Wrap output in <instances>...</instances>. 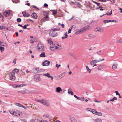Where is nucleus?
<instances>
[{
    "label": "nucleus",
    "mask_w": 122,
    "mask_h": 122,
    "mask_svg": "<svg viewBox=\"0 0 122 122\" xmlns=\"http://www.w3.org/2000/svg\"><path fill=\"white\" fill-rule=\"evenodd\" d=\"M37 101L47 107H49L50 106V101L44 99L38 100Z\"/></svg>",
    "instance_id": "nucleus-1"
},
{
    "label": "nucleus",
    "mask_w": 122,
    "mask_h": 122,
    "mask_svg": "<svg viewBox=\"0 0 122 122\" xmlns=\"http://www.w3.org/2000/svg\"><path fill=\"white\" fill-rule=\"evenodd\" d=\"M37 47L39 51L42 52L44 50V45L41 43H38L37 45Z\"/></svg>",
    "instance_id": "nucleus-2"
},
{
    "label": "nucleus",
    "mask_w": 122,
    "mask_h": 122,
    "mask_svg": "<svg viewBox=\"0 0 122 122\" xmlns=\"http://www.w3.org/2000/svg\"><path fill=\"white\" fill-rule=\"evenodd\" d=\"M59 45L57 44H54L53 43L50 45V48L51 50L52 51L55 49H57L59 48Z\"/></svg>",
    "instance_id": "nucleus-3"
},
{
    "label": "nucleus",
    "mask_w": 122,
    "mask_h": 122,
    "mask_svg": "<svg viewBox=\"0 0 122 122\" xmlns=\"http://www.w3.org/2000/svg\"><path fill=\"white\" fill-rule=\"evenodd\" d=\"M9 76L10 77V80H14L15 79V75L14 73L12 72L9 75Z\"/></svg>",
    "instance_id": "nucleus-4"
},
{
    "label": "nucleus",
    "mask_w": 122,
    "mask_h": 122,
    "mask_svg": "<svg viewBox=\"0 0 122 122\" xmlns=\"http://www.w3.org/2000/svg\"><path fill=\"white\" fill-rule=\"evenodd\" d=\"M49 34L50 36L53 37L56 36L57 35V33L56 32L51 31V30Z\"/></svg>",
    "instance_id": "nucleus-5"
},
{
    "label": "nucleus",
    "mask_w": 122,
    "mask_h": 122,
    "mask_svg": "<svg viewBox=\"0 0 122 122\" xmlns=\"http://www.w3.org/2000/svg\"><path fill=\"white\" fill-rule=\"evenodd\" d=\"M90 28V26L88 25L81 29V30L82 31V32L83 33L84 32L87 31Z\"/></svg>",
    "instance_id": "nucleus-6"
},
{
    "label": "nucleus",
    "mask_w": 122,
    "mask_h": 122,
    "mask_svg": "<svg viewBox=\"0 0 122 122\" xmlns=\"http://www.w3.org/2000/svg\"><path fill=\"white\" fill-rule=\"evenodd\" d=\"M103 31V29L99 27H97L94 29V31L96 32L99 31L100 32H102Z\"/></svg>",
    "instance_id": "nucleus-7"
},
{
    "label": "nucleus",
    "mask_w": 122,
    "mask_h": 122,
    "mask_svg": "<svg viewBox=\"0 0 122 122\" xmlns=\"http://www.w3.org/2000/svg\"><path fill=\"white\" fill-rule=\"evenodd\" d=\"M50 64V62L48 60H45L42 63V65L44 66H48Z\"/></svg>",
    "instance_id": "nucleus-8"
},
{
    "label": "nucleus",
    "mask_w": 122,
    "mask_h": 122,
    "mask_svg": "<svg viewBox=\"0 0 122 122\" xmlns=\"http://www.w3.org/2000/svg\"><path fill=\"white\" fill-rule=\"evenodd\" d=\"M99 61L98 60H94L90 62V64L92 65H93L94 64H96L97 63L99 62Z\"/></svg>",
    "instance_id": "nucleus-9"
},
{
    "label": "nucleus",
    "mask_w": 122,
    "mask_h": 122,
    "mask_svg": "<svg viewBox=\"0 0 122 122\" xmlns=\"http://www.w3.org/2000/svg\"><path fill=\"white\" fill-rule=\"evenodd\" d=\"M10 14V11L9 10H7L5 11L4 13V15L5 17L8 16Z\"/></svg>",
    "instance_id": "nucleus-10"
},
{
    "label": "nucleus",
    "mask_w": 122,
    "mask_h": 122,
    "mask_svg": "<svg viewBox=\"0 0 122 122\" xmlns=\"http://www.w3.org/2000/svg\"><path fill=\"white\" fill-rule=\"evenodd\" d=\"M43 76H46L48 78H51L52 80L53 79V77L51 76L50 75V74L48 73H45L43 74Z\"/></svg>",
    "instance_id": "nucleus-11"
},
{
    "label": "nucleus",
    "mask_w": 122,
    "mask_h": 122,
    "mask_svg": "<svg viewBox=\"0 0 122 122\" xmlns=\"http://www.w3.org/2000/svg\"><path fill=\"white\" fill-rule=\"evenodd\" d=\"M20 115V112L18 110L15 111L13 115L15 116H19Z\"/></svg>",
    "instance_id": "nucleus-12"
},
{
    "label": "nucleus",
    "mask_w": 122,
    "mask_h": 122,
    "mask_svg": "<svg viewBox=\"0 0 122 122\" xmlns=\"http://www.w3.org/2000/svg\"><path fill=\"white\" fill-rule=\"evenodd\" d=\"M22 14H23V16L24 17H28L29 16V14L26 13L25 11L23 12H22Z\"/></svg>",
    "instance_id": "nucleus-13"
},
{
    "label": "nucleus",
    "mask_w": 122,
    "mask_h": 122,
    "mask_svg": "<svg viewBox=\"0 0 122 122\" xmlns=\"http://www.w3.org/2000/svg\"><path fill=\"white\" fill-rule=\"evenodd\" d=\"M31 16L34 19H36L37 18V15L35 13H33Z\"/></svg>",
    "instance_id": "nucleus-14"
},
{
    "label": "nucleus",
    "mask_w": 122,
    "mask_h": 122,
    "mask_svg": "<svg viewBox=\"0 0 122 122\" xmlns=\"http://www.w3.org/2000/svg\"><path fill=\"white\" fill-rule=\"evenodd\" d=\"M56 91L57 92L60 93L61 91H62V90L60 87H58L56 88Z\"/></svg>",
    "instance_id": "nucleus-15"
},
{
    "label": "nucleus",
    "mask_w": 122,
    "mask_h": 122,
    "mask_svg": "<svg viewBox=\"0 0 122 122\" xmlns=\"http://www.w3.org/2000/svg\"><path fill=\"white\" fill-rule=\"evenodd\" d=\"M82 31L81 30V29L79 30H78L75 33V34L76 35H78V34H80L82 33Z\"/></svg>",
    "instance_id": "nucleus-16"
},
{
    "label": "nucleus",
    "mask_w": 122,
    "mask_h": 122,
    "mask_svg": "<svg viewBox=\"0 0 122 122\" xmlns=\"http://www.w3.org/2000/svg\"><path fill=\"white\" fill-rule=\"evenodd\" d=\"M26 85L25 84H21V85H16V87L17 88H19L20 87H23L24 86H26Z\"/></svg>",
    "instance_id": "nucleus-17"
},
{
    "label": "nucleus",
    "mask_w": 122,
    "mask_h": 122,
    "mask_svg": "<svg viewBox=\"0 0 122 122\" xmlns=\"http://www.w3.org/2000/svg\"><path fill=\"white\" fill-rule=\"evenodd\" d=\"M60 30V28H52L51 30V31H53L55 32V31H59Z\"/></svg>",
    "instance_id": "nucleus-18"
},
{
    "label": "nucleus",
    "mask_w": 122,
    "mask_h": 122,
    "mask_svg": "<svg viewBox=\"0 0 122 122\" xmlns=\"http://www.w3.org/2000/svg\"><path fill=\"white\" fill-rule=\"evenodd\" d=\"M104 67L102 65H99L97 69L98 70H100L103 69Z\"/></svg>",
    "instance_id": "nucleus-19"
},
{
    "label": "nucleus",
    "mask_w": 122,
    "mask_h": 122,
    "mask_svg": "<svg viewBox=\"0 0 122 122\" xmlns=\"http://www.w3.org/2000/svg\"><path fill=\"white\" fill-rule=\"evenodd\" d=\"M95 122H102V120L99 118H97L95 119Z\"/></svg>",
    "instance_id": "nucleus-20"
},
{
    "label": "nucleus",
    "mask_w": 122,
    "mask_h": 122,
    "mask_svg": "<svg viewBox=\"0 0 122 122\" xmlns=\"http://www.w3.org/2000/svg\"><path fill=\"white\" fill-rule=\"evenodd\" d=\"M102 113L100 112L96 111L95 114L98 116H102Z\"/></svg>",
    "instance_id": "nucleus-21"
},
{
    "label": "nucleus",
    "mask_w": 122,
    "mask_h": 122,
    "mask_svg": "<svg viewBox=\"0 0 122 122\" xmlns=\"http://www.w3.org/2000/svg\"><path fill=\"white\" fill-rule=\"evenodd\" d=\"M65 74L64 73H62L59 76H57L60 77V78H62L65 75Z\"/></svg>",
    "instance_id": "nucleus-22"
},
{
    "label": "nucleus",
    "mask_w": 122,
    "mask_h": 122,
    "mask_svg": "<svg viewBox=\"0 0 122 122\" xmlns=\"http://www.w3.org/2000/svg\"><path fill=\"white\" fill-rule=\"evenodd\" d=\"M70 119L72 122H77L76 119L73 117H71Z\"/></svg>",
    "instance_id": "nucleus-23"
},
{
    "label": "nucleus",
    "mask_w": 122,
    "mask_h": 122,
    "mask_svg": "<svg viewBox=\"0 0 122 122\" xmlns=\"http://www.w3.org/2000/svg\"><path fill=\"white\" fill-rule=\"evenodd\" d=\"M40 57H44L46 56L45 53L44 52H42L40 55Z\"/></svg>",
    "instance_id": "nucleus-24"
},
{
    "label": "nucleus",
    "mask_w": 122,
    "mask_h": 122,
    "mask_svg": "<svg viewBox=\"0 0 122 122\" xmlns=\"http://www.w3.org/2000/svg\"><path fill=\"white\" fill-rule=\"evenodd\" d=\"M51 11H53L52 14L53 15H56L57 13V11L56 10H51Z\"/></svg>",
    "instance_id": "nucleus-25"
},
{
    "label": "nucleus",
    "mask_w": 122,
    "mask_h": 122,
    "mask_svg": "<svg viewBox=\"0 0 122 122\" xmlns=\"http://www.w3.org/2000/svg\"><path fill=\"white\" fill-rule=\"evenodd\" d=\"M48 43L50 44V45L53 43L52 41L51 38L48 39L47 40Z\"/></svg>",
    "instance_id": "nucleus-26"
},
{
    "label": "nucleus",
    "mask_w": 122,
    "mask_h": 122,
    "mask_svg": "<svg viewBox=\"0 0 122 122\" xmlns=\"http://www.w3.org/2000/svg\"><path fill=\"white\" fill-rule=\"evenodd\" d=\"M118 65V64H114L113 65L112 67V68L113 69H115L117 67V66Z\"/></svg>",
    "instance_id": "nucleus-27"
},
{
    "label": "nucleus",
    "mask_w": 122,
    "mask_h": 122,
    "mask_svg": "<svg viewBox=\"0 0 122 122\" xmlns=\"http://www.w3.org/2000/svg\"><path fill=\"white\" fill-rule=\"evenodd\" d=\"M46 16H45L44 17V19H45V20H44V21H46L47 20V19H48V15L46 13Z\"/></svg>",
    "instance_id": "nucleus-28"
},
{
    "label": "nucleus",
    "mask_w": 122,
    "mask_h": 122,
    "mask_svg": "<svg viewBox=\"0 0 122 122\" xmlns=\"http://www.w3.org/2000/svg\"><path fill=\"white\" fill-rule=\"evenodd\" d=\"M19 72V70L18 69L15 68L12 71V72L14 73L15 72L16 73H18Z\"/></svg>",
    "instance_id": "nucleus-29"
},
{
    "label": "nucleus",
    "mask_w": 122,
    "mask_h": 122,
    "mask_svg": "<svg viewBox=\"0 0 122 122\" xmlns=\"http://www.w3.org/2000/svg\"><path fill=\"white\" fill-rule=\"evenodd\" d=\"M15 105L18 106L19 107H21L22 106V105L21 104L17 103H15Z\"/></svg>",
    "instance_id": "nucleus-30"
},
{
    "label": "nucleus",
    "mask_w": 122,
    "mask_h": 122,
    "mask_svg": "<svg viewBox=\"0 0 122 122\" xmlns=\"http://www.w3.org/2000/svg\"><path fill=\"white\" fill-rule=\"evenodd\" d=\"M34 79L36 81H39L40 80V78L39 77H35L34 78Z\"/></svg>",
    "instance_id": "nucleus-31"
},
{
    "label": "nucleus",
    "mask_w": 122,
    "mask_h": 122,
    "mask_svg": "<svg viewBox=\"0 0 122 122\" xmlns=\"http://www.w3.org/2000/svg\"><path fill=\"white\" fill-rule=\"evenodd\" d=\"M14 111V110L12 109H10L9 111V112L11 114L13 115Z\"/></svg>",
    "instance_id": "nucleus-32"
},
{
    "label": "nucleus",
    "mask_w": 122,
    "mask_h": 122,
    "mask_svg": "<svg viewBox=\"0 0 122 122\" xmlns=\"http://www.w3.org/2000/svg\"><path fill=\"white\" fill-rule=\"evenodd\" d=\"M1 46H4L5 47H7L8 46V45L6 43H4L2 44H1Z\"/></svg>",
    "instance_id": "nucleus-33"
},
{
    "label": "nucleus",
    "mask_w": 122,
    "mask_h": 122,
    "mask_svg": "<svg viewBox=\"0 0 122 122\" xmlns=\"http://www.w3.org/2000/svg\"><path fill=\"white\" fill-rule=\"evenodd\" d=\"M4 48L3 47L0 46V51L2 52L4 51Z\"/></svg>",
    "instance_id": "nucleus-34"
},
{
    "label": "nucleus",
    "mask_w": 122,
    "mask_h": 122,
    "mask_svg": "<svg viewBox=\"0 0 122 122\" xmlns=\"http://www.w3.org/2000/svg\"><path fill=\"white\" fill-rule=\"evenodd\" d=\"M78 99L81 101H83L85 99L84 97H82L81 98L79 97V98H78Z\"/></svg>",
    "instance_id": "nucleus-35"
},
{
    "label": "nucleus",
    "mask_w": 122,
    "mask_h": 122,
    "mask_svg": "<svg viewBox=\"0 0 122 122\" xmlns=\"http://www.w3.org/2000/svg\"><path fill=\"white\" fill-rule=\"evenodd\" d=\"M101 51H99L96 52L95 54L97 55H100L101 53Z\"/></svg>",
    "instance_id": "nucleus-36"
},
{
    "label": "nucleus",
    "mask_w": 122,
    "mask_h": 122,
    "mask_svg": "<svg viewBox=\"0 0 122 122\" xmlns=\"http://www.w3.org/2000/svg\"><path fill=\"white\" fill-rule=\"evenodd\" d=\"M33 70L35 73H36L38 72L37 68H34L33 69Z\"/></svg>",
    "instance_id": "nucleus-37"
},
{
    "label": "nucleus",
    "mask_w": 122,
    "mask_h": 122,
    "mask_svg": "<svg viewBox=\"0 0 122 122\" xmlns=\"http://www.w3.org/2000/svg\"><path fill=\"white\" fill-rule=\"evenodd\" d=\"M88 37L91 38H92L94 37V36L93 35L90 34L88 35Z\"/></svg>",
    "instance_id": "nucleus-38"
},
{
    "label": "nucleus",
    "mask_w": 122,
    "mask_h": 122,
    "mask_svg": "<svg viewBox=\"0 0 122 122\" xmlns=\"http://www.w3.org/2000/svg\"><path fill=\"white\" fill-rule=\"evenodd\" d=\"M96 111L94 109H92L91 112H92L93 114H95L96 112Z\"/></svg>",
    "instance_id": "nucleus-39"
},
{
    "label": "nucleus",
    "mask_w": 122,
    "mask_h": 122,
    "mask_svg": "<svg viewBox=\"0 0 122 122\" xmlns=\"http://www.w3.org/2000/svg\"><path fill=\"white\" fill-rule=\"evenodd\" d=\"M37 122H48L46 120H42L40 121H38Z\"/></svg>",
    "instance_id": "nucleus-40"
},
{
    "label": "nucleus",
    "mask_w": 122,
    "mask_h": 122,
    "mask_svg": "<svg viewBox=\"0 0 122 122\" xmlns=\"http://www.w3.org/2000/svg\"><path fill=\"white\" fill-rule=\"evenodd\" d=\"M5 26H0V30H2L5 28Z\"/></svg>",
    "instance_id": "nucleus-41"
},
{
    "label": "nucleus",
    "mask_w": 122,
    "mask_h": 122,
    "mask_svg": "<svg viewBox=\"0 0 122 122\" xmlns=\"http://www.w3.org/2000/svg\"><path fill=\"white\" fill-rule=\"evenodd\" d=\"M17 21L18 22H20L21 21V19L20 18H18L17 19Z\"/></svg>",
    "instance_id": "nucleus-42"
},
{
    "label": "nucleus",
    "mask_w": 122,
    "mask_h": 122,
    "mask_svg": "<svg viewBox=\"0 0 122 122\" xmlns=\"http://www.w3.org/2000/svg\"><path fill=\"white\" fill-rule=\"evenodd\" d=\"M117 42L119 43H122V38L118 40Z\"/></svg>",
    "instance_id": "nucleus-43"
},
{
    "label": "nucleus",
    "mask_w": 122,
    "mask_h": 122,
    "mask_svg": "<svg viewBox=\"0 0 122 122\" xmlns=\"http://www.w3.org/2000/svg\"><path fill=\"white\" fill-rule=\"evenodd\" d=\"M16 60L17 59L16 58H15L13 60V62L15 64H16Z\"/></svg>",
    "instance_id": "nucleus-44"
},
{
    "label": "nucleus",
    "mask_w": 122,
    "mask_h": 122,
    "mask_svg": "<svg viewBox=\"0 0 122 122\" xmlns=\"http://www.w3.org/2000/svg\"><path fill=\"white\" fill-rule=\"evenodd\" d=\"M92 109L90 108H88L86 109V110L88 111L91 112L92 111Z\"/></svg>",
    "instance_id": "nucleus-45"
},
{
    "label": "nucleus",
    "mask_w": 122,
    "mask_h": 122,
    "mask_svg": "<svg viewBox=\"0 0 122 122\" xmlns=\"http://www.w3.org/2000/svg\"><path fill=\"white\" fill-rule=\"evenodd\" d=\"M93 2L94 3H95L98 6H100V3H97V2H95V1H93Z\"/></svg>",
    "instance_id": "nucleus-46"
},
{
    "label": "nucleus",
    "mask_w": 122,
    "mask_h": 122,
    "mask_svg": "<svg viewBox=\"0 0 122 122\" xmlns=\"http://www.w3.org/2000/svg\"><path fill=\"white\" fill-rule=\"evenodd\" d=\"M86 69H87V71H89V70L90 71H91L92 70V69H89V68L88 67V66H86Z\"/></svg>",
    "instance_id": "nucleus-47"
},
{
    "label": "nucleus",
    "mask_w": 122,
    "mask_h": 122,
    "mask_svg": "<svg viewBox=\"0 0 122 122\" xmlns=\"http://www.w3.org/2000/svg\"><path fill=\"white\" fill-rule=\"evenodd\" d=\"M112 14V11L111 10L110 11V12L109 13V14L108 13H106L107 15H110Z\"/></svg>",
    "instance_id": "nucleus-48"
},
{
    "label": "nucleus",
    "mask_w": 122,
    "mask_h": 122,
    "mask_svg": "<svg viewBox=\"0 0 122 122\" xmlns=\"http://www.w3.org/2000/svg\"><path fill=\"white\" fill-rule=\"evenodd\" d=\"M11 85L12 86L13 88H17V87H16V85Z\"/></svg>",
    "instance_id": "nucleus-49"
},
{
    "label": "nucleus",
    "mask_w": 122,
    "mask_h": 122,
    "mask_svg": "<svg viewBox=\"0 0 122 122\" xmlns=\"http://www.w3.org/2000/svg\"><path fill=\"white\" fill-rule=\"evenodd\" d=\"M77 5L78 6V7L79 8H80L81 7V5L80 4V3L79 2L77 3Z\"/></svg>",
    "instance_id": "nucleus-50"
},
{
    "label": "nucleus",
    "mask_w": 122,
    "mask_h": 122,
    "mask_svg": "<svg viewBox=\"0 0 122 122\" xmlns=\"http://www.w3.org/2000/svg\"><path fill=\"white\" fill-rule=\"evenodd\" d=\"M13 1L14 3H17L18 2V0H12Z\"/></svg>",
    "instance_id": "nucleus-51"
},
{
    "label": "nucleus",
    "mask_w": 122,
    "mask_h": 122,
    "mask_svg": "<svg viewBox=\"0 0 122 122\" xmlns=\"http://www.w3.org/2000/svg\"><path fill=\"white\" fill-rule=\"evenodd\" d=\"M103 22L104 23H108V20H104L103 21Z\"/></svg>",
    "instance_id": "nucleus-52"
},
{
    "label": "nucleus",
    "mask_w": 122,
    "mask_h": 122,
    "mask_svg": "<svg viewBox=\"0 0 122 122\" xmlns=\"http://www.w3.org/2000/svg\"><path fill=\"white\" fill-rule=\"evenodd\" d=\"M95 48V47H93V48H90L89 49V51H91L92 50H93V49H94Z\"/></svg>",
    "instance_id": "nucleus-53"
},
{
    "label": "nucleus",
    "mask_w": 122,
    "mask_h": 122,
    "mask_svg": "<svg viewBox=\"0 0 122 122\" xmlns=\"http://www.w3.org/2000/svg\"><path fill=\"white\" fill-rule=\"evenodd\" d=\"M71 29H69L68 31V34H69L70 33H71Z\"/></svg>",
    "instance_id": "nucleus-54"
},
{
    "label": "nucleus",
    "mask_w": 122,
    "mask_h": 122,
    "mask_svg": "<svg viewBox=\"0 0 122 122\" xmlns=\"http://www.w3.org/2000/svg\"><path fill=\"white\" fill-rule=\"evenodd\" d=\"M26 25H25L23 26H22V27L24 29H27V28H26Z\"/></svg>",
    "instance_id": "nucleus-55"
},
{
    "label": "nucleus",
    "mask_w": 122,
    "mask_h": 122,
    "mask_svg": "<svg viewBox=\"0 0 122 122\" xmlns=\"http://www.w3.org/2000/svg\"><path fill=\"white\" fill-rule=\"evenodd\" d=\"M115 93H116V95H118L120 94L118 92L116 91H115Z\"/></svg>",
    "instance_id": "nucleus-56"
},
{
    "label": "nucleus",
    "mask_w": 122,
    "mask_h": 122,
    "mask_svg": "<svg viewBox=\"0 0 122 122\" xmlns=\"http://www.w3.org/2000/svg\"><path fill=\"white\" fill-rule=\"evenodd\" d=\"M61 66V65H58L57 64H56V67H58V68H59V67H60Z\"/></svg>",
    "instance_id": "nucleus-57"
},
{
    "label": "nucleus",
    "mask_w": 122,
    "mask_h": 122,
    "mask_svg": "<svg viewBox=\"0 0 122 122\" xmlns=\"http://www.w3.org/2000/svg\"><path fill=\"white\" fill-rule=\"evenodd\" d=\"M44 6L45 7H47L48 6V5L46 3H45L44 4Z\"/></svg>",
    "instance_id": "nucleus-58"
},
{
    "label": "nucleus",
    "mask_w": 122,
    "mask_h": 122,
    "mask_svg": "<svg viewBox=\"0 0 122 122\" xmlns=\"http://www.w3.org/2000/svg\"><path fill=\"white\" fill-rule=\"evenodd\" d=\"M33 8H34L36 9L37 10H39V9L36 6L33 5Z\"/></svg>",
    "instance_id": "nucleus-59"
},
{
    "label": "nucleus",
    "mask_w": 122,
    "mask_h": 122,
    "mask_svg": "<svg viewBox=\"0 0 122 122\" xmlns=\"http://www.w3.org/2000/svg\"><path fill=\"white\" fill-rule=\"evenodd\" d=\"M110 1L113 3H114L115 2V0H110Z\"/></svg>",
    "instance_id": "nucleus-60"
},
{
    "label": "nucleus",
    "mask_w": 122,
    "mask_h": 122,
    "mask_svg": "<svg viewBox=\"0 0 122 122\" xmlns=\"http://www.w3.org/2000/svg\"><path fill=\"white\" fill-rule=\"evenodd\" d=\"M61 26H62V28H63L65 27L64 25L63 24H62L61 25Z\"/></svg>",
    "instance_id": "nucleus-61"
},
{
    "label": "nucleus",
    "mask_w": 122,
    "mask_h": 122,
    "mask_svg": "<svg viewBox=\"0 0 122 122\" xmlns=\"http://www.w3.org/2000/svg\"><path fill=\"white\" fill-rule=\"evenodd\" d=\"M99 1L102 2H105L106 0H98Z\"/></svg>",
    "instance_id": "nucleus-62"
},
{
    "label": "nucleus",
    "mask_w": 122,
    "mask_h": 122,
    "mask_svg": "<svg viewBox=\"0 0 122 122\" xmlns=\"http://www.w3.org/2000/svg\"><path fill=\"white\" fill-rule=\"evenodd\" d=\"M70 93L71 94V95H73L74 94V93H73V92L72 91H71L70 92Z\"/></svg>",
    "instance_id": "nucleus-63"
},
{
    "label": "nucleus",
    "mask_w": 122,
    "mask_h": 122,
    "mask_svg": "<svg viewBox=\"0 0 122 122\" xmlns=\"http://www.w3.org/2000/svg\"><path fill=\"white\" fill-rule=\"evenodd\" d=\"M119 10H120V12L121 13H122V9L121 8H119Z\"/></svg>",
    "instance_id": "nucleus-64"
}]
</instances>
